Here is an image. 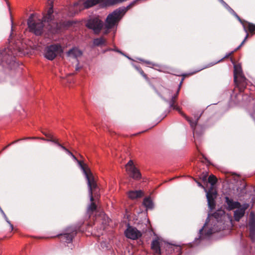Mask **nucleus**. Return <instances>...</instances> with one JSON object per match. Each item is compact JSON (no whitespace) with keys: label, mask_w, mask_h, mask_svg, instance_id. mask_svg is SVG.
Returning a JSON list of instances; mask_svg holds the SVG:
<instances>
[{"label":"nucleus","mask_w":255,"mask_h":255,"mask_svg":"<svg viewBox=\"0 0 255 255\" xmlns=\"http://www.w3.org/2000/svg\"><path fill=\"white\" fill-rule=\"evenodd\" d=\"M59 18L58 13L54 11L51 6L42 19L37 14H31L28 19L27 24L30 31L36 35L42 34L45 29L51 33H56L65 26L64 22L58 23Z\"/></svg>","instance_id":"1"},{"label":"nucleus","mask_w":255,"mask_h":255,"mask_svg":"<svg viewBox=\"0 0 255 255\" xmlns=\"http://www.w3.org/2000/svg\"><path fill=\"white\" fill-rule=\"evenodd\" d=\"M222 225L221 217L218 213H215L207 219L204 226L199 230L200 239L208 238L212 234L220 231L222 229Z\"/></svg>","instance_id":"2"},{"label":"nucleus","mask_w":255,"mask_h":255,"mask_svg":"<svg viewBox=\"0 0 255 255\" xmlns=\"http://www.w3.org/2000/svg\"><path fill=\"white\" fill-rule=\"evenodd\" d=\"M183 79H182L181 82L179 84L178 90L175 93H173L172 90L169 89L165 90L164 92V95L167 100L165 99L169 105V107L174 110L177 111L179 114L184 117L190 124V126L192 128H194L197 125V122H192L188 117H187L180 109L179 107L175 104L176 99L177 98L178 93L181 86Z\"/></svg>","instance_id":"3"},{"label":"nucleus","mask_w":255,"mask_h":255,"mask_svg":"<svg viewBox=\"0 0 255 255\" xmlns=\"http://www.w3.org/2000/svg\"><path fill=\"white\" fill-rule=\"evenodd\" d=\"M102 0H80L69 7L68 15L72 16L85 8H88L100 2Z\"/></svg>","instance_id":"4"},{"label":"nucleus","mask_w":255,"mask_h":255,"mask_svg":"<svg viewBox=\"0 0 255 255\" xmlns=\"http://www.w3.org/2000/svg\"><path fill=\"white\" fill-rule=\"evenodd\" d=\"M208 182L211 184V187L208 190L205 189V191L206 193V197L209 208L211 210H212L215 206V199H216L217 194V191L214 189V187L217 182V178L216 176L213 175H210L208 178Z\"/></svg>","instance_id":"5"},{"label":"nucleus","mask_w":255,"mask_h":255,"mask_svg":"<svg viewBox=\"0 0 255 255\" xmlns=\"http://www.w3.org/2000/svg\"><path fill=\"white\" fill-rule=\"evenodd\" d=\"M71 156L73 158V159L77 161L81 168L83 170V172L87 180L88 186L89 187L90 194L91 195V199L92 200H93V197L92 196V190L95 188L97 186V183L95 177L91 170L89 168H85V166L83 165L82 162L78 160L73 154Z\"/></svg>","instance_id":"6"},{"label":"nucleus","mask_w":255,"mask_h":255,"mask_svg":"<svg viewBox=\"0 0 255 255\" xmlns=\"http://www.w3.org/2000/svg\"><path fill=\"white\" fill-rule=\"evenodd\" d=\"M63 52L62 46L59 44H52L45 47L44 50V57L49 60H53Z\"/></svg>","instance_id":"7"},{"label":"nucleus","mask_w":255,"mask_h":255,"mask_svg":"<svg viewBox=\"0 0 255 255\" xmlns=\"http://www.w3.org/2000/svg\"><path fill=\"white\" fill-rule=\"evenodd\" d=\"M13 51L11 50V48H5L2 52L1 54L5 58V62H7L8 57L17 55L18 53H22L25 48V45L23 44L20 40L16 42L13 47Z\"/></svg>","instance_id":"8"},{"label":"nucleus","mask_w":255,"mask_h":255,"mask_svg":"<svg viewBox=\"0 0 255 255\" xmlns=\"http://www.w3.org/2000/svg\"><path fill=\"white\" fill-rule=\"evenodd\" d=\"M126 169L129 175L133 179L138 180L141 175L139 170L135 167L132 160H130L126 165Z\"/></svg>","instance_id":"9"},{"label":"nucleus","mask_w":255,"mask_h":255,"mask_svg":"<svg viewBox=\"0 0 255 255\" xmlns=\"http://www.w3.org/2000/svg\"><path fill=\"white\" fill-rule=\"evenodd\" d=\"M86 26L92 29L95 34H98L103 26V23L98 18H93L88 21Z\"/></svg>","instance_id":"10"},{"label":"nucleus","mask_w":255,"mask_h":255,"mask_svg":"<svg viewBox=\"0 0 255 255\" xmlns=\"http://www.w3.org/2000/svg\"><path fill=\"white\" fill-rule=\"evenodd\" d=\"M126 236L132 240H136L141 235V233L136 228L132 227H128L125 232Z\"/></svg>","instance_id":"11"},{"label":"nucleus","mask_w":255,"mask_h":255,"mask_svg":"<svg viewBox=\"0 0 255 255\" xmlns=\"http://www.w3.org/2000/svg\"><path fill=\"white\" fill-rule=\"evenodd\" d=\"M240 21L243 24L244 29H245V31L247 33V34H246V36L245 39H244V40L242 41L241 44L235 50V51H236L237 50L239 49L240 48H241L242 46V45L244 44V43L245 42L246 40H247V39L248 38V34L247 30L246 29L247 26L248 27L249 30L251 32H254L255 31V25H254L251 23L248 22H246V24H245V21H243L242 19H241V21Z\"/></svg>","instance_id":"12"},{"label":"nucleus","mask_w":255,"mask_h":255,"mask_svg":"<svg viewBox=\"0 0 255 255\" xmlns=\"http://www.w3.org/2000/svg\"><path fill=\"white\" fill-rule=\"evenodd\" d=\"M248 207V204L242 205L241 207L237 208L234 214V219L236 221H239L240 219L244 216L245 211Z\"/></svg>","instance_id":"13"},{"label":"nucleus","mask_w":255,"mask_h":255,"mask_svg":"<svg viewBox=\"0 0 255 255\" xmlns=\"http://www.w3.org/2000/svg\"><path fill=\"white\" fill-rule=\"evenodd\" d=\"M250 227V238L253 242L255 241V219L253 213H251L249 223Z\"/></svg>","instance_id":"14"},{"label":"nucleus","mask_w":255,"mask_h":255,"mask_svg":"<svg viewBox=\"0 0 255 255\" xmlns=\"http://www.w3.org/2000/svg\"><path fill=\"white\" fill-rule=\"evenodd\" d=\"M76 234L75 230L69 229L67 233L60 235V240L63 242L67 243H70Z\"/></svg>","instance_id":"15"},{"label":"nucleus","mask_w":255,"mask_h":255,"mask_svg":"<svg viewBox=\"0 0 255 255\" xmlns=\"http://www.w3.org/2000/svg\"><path fill=\"white\" fill-rule=\"evenodd\" d=\"M226 203L228 206V209L229 210H232L235 209H237L239 207H241L242 206L240 203L238 201H235L233 199L226 197L225 198Z\"/></svg>","instance_id":"16"},{"label":"nucleus","mask_w":255,"mask_h":255,"mask_svg":"<svg viewBox=\"0 0 255 255\" xmlns=\"http://www.w3.org/2000/svg\"><path fill=\"white\" fill-rule=\"evenodd\" d=\"M235 82L239 88L240 92L244 91L247 84V79L243 75L238 77V81Z\"/></svg>","instance_id":"17"},{"label":"nucleus","mask_w":255,"mask_h":255,"mask_svg":"<svg viewBox=\"0 0 255 255\" xmlns=\"http://www.w3.org/2000/svg\"><path fill=\"white\" fill-rule=\"evenodd\" d=\"M82 54V51L77 47H74L69 50L67 53V55L68 57L77 58L80 57Z\"/></svg>","instance_id":"18"},{"label":"nucleus","mask_w":255,"mask_h":255,"mask_svg":"<svg viewBox=\"0 0 255 255\" xmlns=\"http://www.w3.org/2000/svg\"><path fill=\"white\" fill-rule=\"evenodd\" d=\"M42 133L47 138V141H51L55 143L57 146H61V144L59 143L58 140L54 138L52 132L50 131L46 132L42 131Z\"/></svg>","instance_id":"19"},{"label":"nucleus","mask_w":255,"mask_h":255,"mask_svg":"<svg viewBox=\"0 0 255 255\" xmlns=\"http://www.w3.org/2000/svg\"><path fill=\"white\" fill-rule=\"evenodd\" d=\"M151 248L154 255H159L160 254L159 242L158 240H155L152 242Z\"/></svg>","instance_id":"20"},{"label":"nucleus","mask_w":255,"mask_h":255,"mask_svg":"<svg viewBox=\"0 0 255 255\" xmlns=\"http://www.w3.org/2000/svg\"><path fill=\"white\" fill-rule=\"evenodd\" d=\"M234 81H238V77L243 75L241 66L240 64L234 65Z\"/></svg>","instance_id":"21"},{"label":"nucleus","mask_w":255,"mask_h":255,"mask_svg":"<svg viewBox=\"0 0 255 255\" xmlns=\"http://www.w3.org/2000/svg\"><path fill=\"white\" fill-rule=\"evenodd\" d=\"M142 195L141 190L130 191L128 193V196L131 199H134L140 197Z\"/></svg>","instance_id":"22"},{"label":"nucleus","mask_w":255,"mask_h":255,"mask_svg":"<svg viewBox=\"0 0 255 255\" xmlns=\"http://www.w3.org/2000/svg\"><path fill=\"white\" fill-rule=\"evenodd\" d=\"M93 44L96 46L106 45L107 41L103 37H101L94 39L93 40Z\"/></svg>","instance_id":"23"},{"label":"nucleus","mask_w":255,"mask_h":255,"mask_svg":"<svg viewBox=\"0 0 255 255\" xmlns=\"http://www.w3.org/2000/svg\"><path fill=\"white\" fill-rule=\"evenodd\" d=\"M88 188L89 189V187H88ZM97 185L96 186V187L94 189H93L92 190V193H93L94 192H95V191H96V190L97 189ZM89 196H90V198H91V195L90 194V191H89ZM92 197H93V193H92ZM94 200V198H93V200H91V199H90V201L91 202V203L90 204V205L89 206L88 208V212H93L94 211H95L96 210V208H97V206L96 205V204L93 202Z\"/></svg>","instance_id":"24"},{"label":"nucleus","mask_w":255,"mask_h":255,"mask_svg":"<svg viewBox=\"0 0 255 255\" xmlns=\"http://www.w3.org/2000/svg\"><path fill=\"white\" fill-rule=\"evenodd\" d=\"M230 12H232L237 18V19L241 21V19L240 17L237 14V13L233 10V9L231 8L228 4L225 2L223 0H218Z\"/></svg>","instance_id":"25"},{"label":"nucleus","mask_w":255,"mask_h":255,"mask_svg":"<svg viewBox=\"0 0 255 255\" xmlns=\"http://www.w3.org/2000/svg\"><path fill=\"white\" fill-rule=\"evenodd\" d=\"M143 204L147 209H152L153 207V203L149 197L145 198L143 200Z\"/></svg>","instance_id":"26"},{"label":"nucleus","mask_w":255,"mask_h":255,"mask_svg":"<svg viewBox=\"0 0 255 255\" xmlns=\"http://www.w3.org/2000/svg\"><path fill=\"white\" fill-rule=\"evenodd\" d=\"M59 146L63 150H64L67 153V154H68L69 155L71 156L73 154V153L71 151H70L65 146H63L61 144V146Z\"/></svg>","instance_id":"27"},{"label":"nucleus","mask_w":255,"mask_h":255,"mask_svg":"<svg viewBox=\"0 0 255 255\" xmlns=\"http://www.w3.org/2000/svg\"><path fill=\"white\" fill-rule=\"evenodd\" d=\"M5 61V58L4 56L1 54V52L0 53V62Z\"/></svg>","instance_id":"28"},{"label":"nucleus","mask_w":255,"mask_h":255,"mask_svg":"<svg viewBox=\"0 0 255 255\" xmlns=\"http://www.w3.org/2000/svg\"><path fill=\"white\" fill-rule=\"evenodd\" d=\"M28 138H32V139H35V138H39L43 140L46 141L47 139H45L44 137H28Z\"/></svg>","instance_id":"29"},{"label":"nucleus","mask_w":255,"mask_h":255,"mask_svg":"<svg viewBox=\"0 0 255 255\" xmlns=\"http://www.w3.org/2000/svg\"><path fill=\"white\" fill-rule=\"evenodd\" d=\"M234 51H232L230 53H229L228 54H227L224 58H227V57H228L229 56H230V55H231L233 53Z\"/></svg>","instance_id":"30"},{"label":"nucleus","mask_w":255,"mask_h":255,"mask_svg":"<svg viewBox=\"0 0 255 255\" xmlns=\"http://www.w3.org/2000/svg\"><path fill=\"white\" fill-rule=\"evenodd\" d=\"M197 184L199 186L202 187L203 188H204V190L206 189L200 183L198 182Z\"/></svg>","instance_id":"31"},{"label":"nucleus","mask_w":255,"mask_h":255,"mask_svg":"<svg viewBox=\"0 0 255 255\" xmlns=\"http://www.w3.org/2000/svg\"><path fill=\"white\" fill-rule=\"evenodd\" d=\"M140 73H141V74L143 77H146V75L144 74V72H143V71H141L140 72Z\"/></svg>","instance_id":"32"},{"label":"nucleus","mask_w":255,"mask_h":255,"mask_svg":"<svg viewBox=\"0 0 255 255\" xmlns=\"http://www.w3.org/2000/svg\"><path fill=\"white\" fill-rule=\"evenodd\" d=\"M76 70H78L79 69V68L78 67V66L76 68Z\"/></svg>","instance_id":"33"},{"label":"nucleus","mask_w":255,"mask_h":255,"mask_svg":"<svg viewBox=\"0 0 255 255\" xmlns=\"http://www.w3.org/2000/svg\"><path fill=\"white\" fill-rule=\"evenodd\" d=\"M12 25H13V23L12 22L11 23V31H12Z\"/></svg>","instance_id":"34"},{"label":"nucleus","mask_w":255,"mask_h":255,"mask_svg":"<svg viewBox=\"0 0 255 255\" xmlns=\"http://www.w3.org/2000/svg\"><path fill=\"white\" fill-rule=\"evenodd\" d=\"M145 62H146V63H147V64H151V63H150L149 62H146V61Z\"/></svg>","instance_id":"35"},{"label":"nucleus","mask_w":255,"mask_h":255,"mask_svg":"<svg viewBox=\"0 0 255 255\" xmlns=\"http://www.w3.org/2000/svg\"><path fill=\"white\" fill-rule=\"evenodd\" d=\"M7 146H6L4 147L3 148V150L7 148Z\"/></svg>","instance_id":"36"},{"label":"nucleus","mask_w":255,"mask_h":255,"mask_svg":"<svg viewBox=\"0 0 255 255\" xmlns=\"http://www.w3.org/2000/svg\"><path fill=\"white\" fill-rule=\"evenodd\" d=\"M107 33H108L107 30H106V31L104 32V33H105V34H107Z\"/></svg>","instance_id":"37"},{"label":"nucleus","mask_w":255,"mask_h":255,"mask_svg":"<svg viewBox=\"0 0 255 255\" xmlns=\"http://www.w3.org/2000/svg\"><path fill=\"white\" fill-rule=\"evenodd\" d=\"M7 4L8 5V6L9 7V3L7 2Z\"/></svg>","instance_id":"38"},{"label":"nucleus","mask_w":255,"mask_h":255,"mask_svg":"<svg viewBox=\"0 0 255 255\" xmlns=\"http://www.w3.org/2000/svg\"><path fill=\"white\" fill-rule=\"evenodd\" d=\"M178 249L180 250V248H178Z\"/></svg>","instance_id":"39"}]
</instances>
